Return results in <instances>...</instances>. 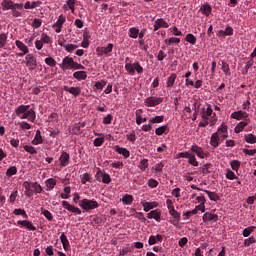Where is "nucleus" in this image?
Segmentation results:
<instances>
[{
	"label": "nucleus",
	"instance_id": "obj_1",
	"mask_svg": "<svg viewBox=\"0 0 256 256\" xmlns=\"http://www.w3.org/2000/svg\"><path fill=\"white\" fill-rule=\"evenodd\" d=\"M15 113L20 119H27L31 123H35V119H37V113H35V110L30 105L22 104L18 106L15 109Z\"/></svg>",
	"mask_w": 256,
	"mask_h": 256
},
{
	"label": "nucleus",
	"instance_id": "obj_2",
	"mask_svg": "<svg viewBox=\"0 0 256 256\" xmlns=\"http://www.w3.org/2000/svg\"><path fill=\"white\" fill-rule=\"evenodd\" d=\"M60 68L62 71H67V69H85V66L82 64H79L78 62H75L73 60V57L66 56L63 58L62 63L60 64Z\"/></svg>",
	"mask_w": 256,
	"mask_h": 256
},
{
	"label": "nucleus",
	"instance_id": "obj_3",
	"mask_svg": "<svg viewBox=\"0 0 256 256\" xmlns=\"http://www.w3.org/2000/svg\"><path fill=\"white\" fill-rule=\"evenodd\" d=\"M78 205L84 209V211H92L93 209H97L99 207V202H97L95 199L89 200L85 198L80 200Z\"/></svg>",
	"mask_w": 256,
	"mask_h": 256
},
{
	"label": "nucleus",
	"instance_id": "obj_4",
	"mask_svg": "<svg viewBox=\"0 0 256 256\" xmlns=\"http://www.w3.org/2000/svg\"><path fill=\"white\" fill-rule=\"evenodd\" d=\"M113 43H109L107 46L97 47L96 53L98 57H103V55L110 56L113 53Z\"/></svg>",
	"mask_w": 256,
	"mask_h": 256
},
{
	"label": "nucleus",
	"instance_id": "obj_5",
	"mask_svg": "<svg viewBox=\"0 0 256 256\" xmlns=\"http://www.w3.org/2000/svg\"><path fill=\"white\" fill-rule=\"evenodd\" d=\"M163 103V98L150 96L144 100L145 107H157V105H161Z\"/></svg>",
	"mask_w": 256,
	"mask_h": 256
},
{
	"label": "nucleus",
	"instance_id": "obj_6",
	"mask_svg": "<svg viewBox=\"0 0 256 256\" xmlns=\"http://www.w3.org/2000/svg\"><path fill=\"white\" fill-rule=\"evenodd\" d=\"M25 61L29 71H35V69H37V58H35L33 54H27Z\"/></svg>",
	"mask_w": 256,
	"mask_h": 256
},
{
	"label": "nucleus",
	"instance_id": "obj_7",
	"mask_svg": "<svg viewBox=\"0 0 256 256\" xmlns=\"http://www.w3.org/2000/svg\"><path fill=\"white\" fill-rule=\"evenodd\" d=\"M95 177H96V180L99 182H101V179H102V183H105L106 185H109V183H111V175H109L105 171L99 170L96 173Z\"/></svg>",
	"mask_w": 256,
	"mask_h": 256
},
{
	"label": "nucleus",
	"instance_id": "obj_8",
	"mask_svg": "<svg viewBox=\"0 0 256 256\" xmlns=\"http://www.w3.org/2000/svg\"><path fill=\"white\" fill-rule=\"evenodd\" d=\"M62 207L66 209L67 211H70V213H75V215H81V209L79 207L71 205L67 201H62Z\"/></svg>",
	"mask_w": 256,
	"mask_h": 256
},
{
	"label": "nucleus",
	"instance_id": "obj_9",
	"mask_svg": "<svg viewBox=\"0 0 256 256\" xmlns=\"http://www.w3.org/2000/svg\"><path fill=\"white\" fill-rule=\"evenodd\" d=\"M202 221L204 223H209V221L211 223H217V221H219V215L217 214H213V213H210V212H206L203 217H202Z\"/></svg>",
	"mask_w": 256,
	"mask_h": 256
},
{
	"label": "nucleus",
	"instance_id": "obj_10",
	"mask_svg": "<svg viewBox=\"0 0 256 256\" xmlns=\"http://www.w3.org/2000/svg\"><path fill=\"white\" fill-rule=\"evenodd\" d=\"M63 91L70 93V95H73L74 97H79L81 95V87L64 86Z\"/></svg>",
	"mask_w": 256,
	"mask_h": 256
},
{
	"label": "nucleus",
	"instance_id": "obj_11",
	"mask_svg": "<svg viewBox=\"0 0 256 256\" xmlns=\"http://www.w3.org/2000/svg\"><path fill=\"white\" fill-rule=\"evenodd\" d=\"M232 119H236L237 121H241V119H245V121H249V114L243 111H237L231 114Z\"/></svg>",
	"mask_w": 256,
	"mask_h": 256
},
{
	"label": "nucleus",
	"instance_id": "obj_12",
	"mask_svg": "<svg viewBox=\"0 0 256 256\" xmlns=\"http://www.w3.org/2000/svg\"><path fill=\"white\" fill-rule=\"evenodd\" d=\"M168 27L169 24L163 18H159L154 22V31H159L161 28L168 29Z\"/></svg>",
	"mask_w": 256,
	"mask_h": 256
},
{
	"label": "nucleus",
	"instance_id": "obj_13",
	"mask_svg": "<svg viewBox=\"0 0 256 256\" xmlns=\"http://www.w3.org/2000/svg\"><path fill=\"white\" fill-rule=\"evenodd\" d=\"M17 225H22V227H26L29 231H37V227L29 220H19L17 221Z\"/></svg>",
	"mask_w": 256,
	"mask_h": 256
},
{
	"label": "nucleus",
	"instance_id": "obj_14",
	"mask_svg": "<svg viewBox=\"0 0 256 256\" xmlns=\"http://www.w3.org/2000/svg\"><path fill=\"white\" fill-rule=\"evenodd\" d=\"M191 152L192 153H196L197 157H199L200 159H205V157H207V155L203 151V148H201V147H199L197 145H193L191 147Z\"/></svg>",
	"mask_w": 256,
	"mask_h": 256
},
{
	"label": "nucleus",
	"instance_id": "obj_15",
	"mask_svg": "<svg viewBox=\"0 0 256 256\" xmlns=\"http://www.w3.org/2000/svg\"><path fill=\"white\" fill-rule=\"evenodd\" d=\"M69 159H71V157L69 156V153L62 152L59 157L61 167H67V165H69Z\"/></svg>",
	"mask_w": 256,
	"mask_h": 256
},
{
	"label": "nucleus",
	"instance_id": "obj_16",
	"mask_svg": "<svg viewBox=\"0 0 256 256\" xmlns=\"http://www.w3.org/2000/svg\"><path fill=\"white\" fill-rule=\"evenodd\" d=\"M210 145L213 149H217L219 147V132H215L211 135Z\"/></svg>",
	"mask_w": 256,
	"mask_h": 256
},
{
	"label": "nucleus",
	"instance_id": "obj_17",
	"mask_svg": "<svg viewBox=\"0 0 256 256\" xmlns=\"http://www.w3.org/2000/svg\"><path fill=\"white\" fill-rule=\"evenodd\" d=\"M115 151L116 153H119V155H123V157L125 159H129L131 152H129V150H127V148H123L120 146H115Z\"/></svg>",
	"mask_w": 256,
	"mask_h": 256
},
{
	"label": "nucleus",
	"instance_id": "obj_18",
	"mask_svg": "<svg viewBox=\"0 0 256 256\" xmlns=\"http://www.w3.org/2000/svg\"><path fill=\"white\" fill-rule=\"evenodd\" d=\"M2 10L3 11H9L14 9V2L11 0H3L1 2Z\"/></svg>",
	"mask_w": 256,
	"mask_h": 256
},
{
	"label": "nucleus",
	"instance_id": "obj_19",
	"mask_svg": "<svg viewBox=\"0 0 256 256\" xmlns=\"http://www.w3.org/2000/svg\"><path fill=\"white\" fill-rule=\"evenodd\" d=\"M142 206L144 207V211L149 213L151 209H155V207H159V203L157 202H143Z\"/></svg>",
	"mask_w": 256,
	"mask_h": 256
},
{
	"label": "nucleus",
	"instance_id": "obj_20",
	"mask_svg": "<svg viewBox=\"0 0 256 256\" xmlns=\"http://www.w3.org/2000/svg\"><path fill=\"white\" fill-rule=\"evenodd\" d=\"M74 79L77 81H85L87 79V72L86 71H76L73 73Z\"/></svg>",
	"mask_w": 256,
	"mask_h": 256
},
{
	"label": "nucleus",
	"instance_id": "obj_21",
	"mask_svg": "<svg viewBox=\"0 0 256 256\" xmlns=\"http://www.w3.org/2000/svg\"><path fill=\"white\" fill-rule=\"evenodd\" d=\"M60 241L62 243L64 251H69V247H71V245L69 244V239H67L65 233L61 234Z\"/></svg>",
	"mask_w": 256,
	"mask_h": 256
},
{
	"label": "nucleus",
	"instance_id": "obj_22",
	"mask_svg": "<svg viewBox=\"0 0 256 256\" xmlns=\"http://www.w3.org/2000/svg\"><path fill=\"white\" fill-rule=\"evenodd\" d=\"M200 11L203 15L209 17V15H211V11H213V8H211V5L206 3L200 7Z\"/></svg>",
	"mask_w": 256,
	"mask_h": 256
},
{
	"label": "nucleus",
	"instance_id": "obj_23",
	"mask_svg": "<svg viewBox=\"0 0 256 256\" xmlns=\"http://www.w3.org/2000/svg\"><path fill=\"white\" fill-rule=\"evenodd\" d=\"M148 219H155V221H161V212L158 210H152L147 214Z\"/></svg>",
	"mask_w": 256,
	"mask_h": 256
},
{
	"label": "nucleus",
	"instance_id": "obj_24",
	"mask_svg": "<svg viewBox=\"0 0 256 256\" xmlns=\"http://www.w3.org/2000/svg\"><path fill=\"white\" fill-rule=\"evenodd\" d=\"M43 143V136H41V130L36 131V135L32 140V145H41Z\"/></svg>",
	"mask_w": 256,
	"mask_h": 256
},
{
	"label": "nucleus",
	"instance_id": "obj_25",
	"mask_svg": "<svg viewBox=\"0 0 256 256\" xmlns=\"http://www.w3.org/2000/svg\"><path fill=\"white\" fill-rule=\"evenodd\" d=\"M142 113H143L142 109H138L135 112L137 125H141L142 123H145L147 121V118L141 117Z\"/></svg>",
	"mask_w": 256,
	"mask_h": 256
},
{
	"label": "nucleus",
	"instance_id": "obj_26",
	"mask_svg": "<svg viewBox=\"0 0 256 256\" xmlns=\"http://www.w3.org/2000/svg\"><path fill=\"white\" fill-rule=\"evenodd\" d=\"M249 125V120L242 121L238 123L234 129L235 133H241L245 127Z\"/></svg>",
	"mask_w": 256,
	"mask_h": 256
},
{
	"label": "nucleus",
	"instance_id": "obj_27",
	"mask_svg": "<svg viewBox=\"0 0 256 256\" xmlns=\"http://www.w3.org/2000/svg\"><path fill=\"white\" fill-rule=\"evenodd\" d=\"M55 185H57V180L49 178L48 180H46V191H52V189H55Z\"/></svg>",
	"mask_w": 256,
	"mask_h": 256
},
{
	"label": "nucleus",
	"instance_id": "obj_28",
	"mask_svg": "<svg viewBox=\"0 0 256 256\" xmlns=\"http://www.w3.org/2000/svg\"><path fill=\"white\" fill-rule=\"evenodd\" d=\"M23 187L25 189L24 195H26V197H33V190H31V183L24 182Z\"/></svg>",
	"mask_w": 256,
	"mask_h": 256
},
{
	"label": "nucleus",
	"instance_id": "obj_29",
	"mask_svg": "<svg viewBox=\"0 0 256 256\" xmlns=\"http://www.w3.org/2000/svg\"><path fill=\"white\" fill-rule=\"evenodd\" d=\"M16 47H18V49L24 53H29V48L27 47V45H25V43H23L21 40H16L15 41Z\"/></svg>",
	"mask_w": 256,
	"mask_h": 256
},
{
	"label": "nucleus",
	"instance_id": "obj_30",
	"mask_svg": "<svg viewBox=\"0 0 256 256\" xmlns=\"http://www.w3.org/2000/svg\"><path fill=\"white\" fill-rule=\"evenodd\" d=\"M177 79V74L172 73L166 82V87H173V85H175V80Z\"/></svg>",
	"mask_w": 256,
	"mask_h": 256
},
{
	"label": "nucleus",
	"instance_id": "obj_31",
	"mask_svg": "<svg viewBox=\"0 0 256 256\" xmlns=\"http://www.w3.org/2000/svg\"><path fill=\"white\" fill-rule=\"evenodd\" d=\"M129 37H131V39H137L139 37V28L137 27L130 28Z\"/></svg>",
	"mask_w": 256,
	"mask_h": 256
},
{
	"label": "nucleus",
	"instance_id": "obj_32",
	"mask_svg": "<svg viewBox=\"0 0 256 256\" xmlns=\"http://www.w3.org/2000/svg\"><path fill=\"white\" fill-rule=\"evenodd\" d=\"M204 193H206L210 199V201H219L220 197L217 193L211 192L209 190H204Z\"/></svg>",
	"mask_w": 256,
	"mask_h": 256
},
{
	"label": "nucleus",
	"instance_id": "obj_33",
	"mask_svg": "<svg viewBox=\"0 0 256 256\" xmlns=\"http://www.w3.org/2000/svg\"><path fill=\"white\" fill-rule=\"evenodd\" d=\"M7 39L8 36L6 33L0 34V49H5V46L7 45Z\"/></svg>",
	"mask_w": 256,
	"mask_h": 256
},
{
	"label": "nucleus",
	"instance_id": "obj_34",
	"mask_svg": "<svg viewBox=\"0 0 256 256\" xmlns=\"http://www.w3.org/2000/svg\"><path fill=\"white\" fill-rule=\"evenodd\" d=\"M122 203H124V205H131V203H133V195L125 194L122 197Z\"/></svg>",
	"mask_w": 256,
	"mask_h": 256
},
{
	"label": "nucleus",
	"instance_id": "obj_35",
	"mask_svg": "<svg viewBox=\"0 0 256 256\" xmlns=\"http://www.w3.org/2000/svg\"><path fill=\"white\" fill-rule=\"evenodd\" d=\"M65 21H67V18H65V16L60 15L58 20L56 21V23L53 24V28L55 29V27H63V23H65Z\"/></svg>",
	"mask_w": 256,
	"mask_h": 256
},
{
	"label": "nucleus",
	"instance_id": "obj_36",
	"mask_svg": "<svg viewBox=\"0 0 256 256\" xmlns=\"http://www.w3.org/2000/svg\"><path fill=\"white\" fill-rule=\"evenodd\" d=\"M244 139H245L246 143H250L251 145L256 143V136L253 134H246L244 136Z\"/></svg>",
	"mask_w": 256,
	"mask_h": 256
},
{
	"label": "nucleus",
	"instance_id": "obj_37",
	"mask_svg": "<svg viewBox=\"0 0 256 256\" xmlns=\"http://www.w3.org/2000/svg\"><path fill=\"white\" fill-rule=\"evenodd\" d=\"M23 149L24 151H26V153H29L30 155H37V150L33 146L24 145Z\"/></svg>",
	"mask_w": 256,
	"mask_h": 256
},
{
	"label": "nucleus",
	"instance_id": "obj_38",
	"mask_svg": "<svg viewBox=\"0 0 256 256\" xmlns=\"http://www.w3.org/2000/svg\"><path fill=\"white\" fill-rule=\"evenodd\" d=\"M41 213L44 215V217L47 219V221H53V214L49 212V210L45 208H41Z\"/></svg>",
	"mask_w": 256,
	"mask_h": 256
},
{
	"label": "nucleus",
	"instance_id": "obj_39",
	"mask_svg": "<svg viewBox=\"0 0 256 256\" xmlns=\"http://www.w3.org/2000/svg\"><path fill=\"white\" fill-rule=\"evenodd\" d=\"M13 175H17V167L16 166H10L6 171L7 177H13Z\"/></svg>",
	"mask_w": 256,
	"mask_h": 256
},
{
	"label": "nucleus",
	"instance_id": "obj_40",
	"mask_svg": "<svg viewBox=\"0 0 256 256\" xmlns=\"http://www.w3.org/2000/svg\"><path fill=\"white\" fill-rule=\"evenodd\" d=\"M13 213L14 215H22L23 219H29V215H27V212L21 208L15 209Z\"/></svg>",
	"mask_w": 256,
	"mask_h": 256
},
{
	"label": "nucleus",
	"instance_id": "obj_41",
	"mask_svg": "<svg viewBox=\"0 0 256 256\" xmlns=\"http://www.w3.org/2000/svg\"><path fill=\"white\" fill-rule=\"evenodd\" d=\"M167 129H169V127H167V125L160 126V127L156 128L155 133H156V135L161 136L166 133Z\"/></svg>",
	"mask_w": 256,
	"mask_h": 256
},
{
	"label": "nucleus",
	"instance_id": "obj_42",
	"mask_svg": "<svg viewBox=\"0 0 256 256\" xmlns=\"http://www.w3.org/2000/svg\"><path fill=\"white\" fill-rule=\"evenodd\" d=\"M125 69L130 75H135V65L131 63L125 64Z\"/></svg>",
	"mask_w": 256,
	"mask_h": 256
},
{
	"label": "nucleus",
	"instance_id": "obj_43",
	"mask_svg": "<svg viewBox=\"0 0 256 256\" xmlns=\"http://www.w3.org/2000/svg\"><path fill=\"white\" fill-rule=\"evenodd\" d=\"M253 231H255V226H250L243 230L242 235H243V237H249V235H251V233H253Z\"/></svg>",
	"mask_w": 256,
	"mask_h": 256
},
{
	"label": "nucleus",
	"instance_id": "obj_44",
	"mask_svg": "<svg viewBox=\"0 0 256 256\" xmlns=\"http://www.w3.org/2000/svg\"><path fill=\"white\" fill-rule=\"evenodd\" d=\"M188 163L193 167H199V162L197 161V158H195V155L193 154L188 158Z\"/></svg>",
	"mask_w": 256,
	"mask_h": 256
},
{
	"label": "nucleus",
	"instance_id": "obj_45",
	"mask_svg": "<svg viewBox=\"0 0 256 256\" xmlns=\"http://www.w3.org/2000/svg\"><path fill=\"white\" fill-rule=\"evenodd\" d=\"M186 41L188 43H191V45H195V43H197V37H195V35H193V34H187Z\"/></svg>",
	"mask_w": 256,
	"mask_h": 256
},
{
	"label": "nucleus",
	"instance_id": "obj_46",
	"mask_svg": "<svg viewBox=\"0 0 256 256\" xmlns=\"http://www.w3.org/2000/svg\"><path fill=\"white\" fill-rule=\"evenodd\" d=\"M105 143V138L104 137H98L96 139H94V147H101V145H103Z\"/></svg>",
	"mask_w": 256,
	"mask_h": 256
},
{
	"label": "nucleus",
	"instance_id": "obj_47",
	"mask_svg": "<svg viewBox=\"0 0 256 256\" xmlns=\"http://www.w3.org/2000/svg\"><path fill=\"white\" fill-rule=\"evenodd\" d=\"M78 45L77 44H67L65 46V51H67L68 53H73V51H75V49H78Z\"/></svg>",
	"mask_w": 256,
	"mask_h": 256
},
{
	"label": "nucleus",
	"instance_id": "obj_48",
	"mask_svg": "<svg viewBox=\"0 0 256 256\" xmlns=\"http://www.w3.org/2000/svg\"><path fill=\"white\" fill-rule=\"evenodd\" d=\"M159 182L153 178H150L148 180V187H150V189H155L156 187H158Z\"/></svg>",
	"mask_w": 256,
	"mask_h": 256
},
{
	"label": "nucleus",
	"instance_id": "obj_49",
	"mask_svg": "<svg viewBox=\"0 0 256 256\" xmlns=\"http://www.w3.org/2000/svg\"><path fill=\"white\" fill-rule=\"evenodd\" d=\"M231 168L233 169V171H239V167H241V162H239L238 160H233L231 163Z\"/></svg>",
	"mask_w": 256,
	"mask_h": 256
},
{
	"label": "nucleus",
	"instance_id": "obj_50",
	"mask_svg": "<svg viewBox=\"0 0 256 256\" xmlns=\"http://www.w3.org/2000/svg\"><path fill=\"white\" fill-rule=\"evenodd\" d=\"M171 217H173V219H177V221H179V219H181V213H179L177 210H175V208L173 210L169 211Z\"/></svg>",
	"mask_w": 256,
	"mask_h": 256
},
{
	"label": "nucleus",
	"instance_id": "obj_51",
	"mask_svg": "<svg viewBox=\"0 0 256 256\" xmlns=\"http://www.w3.org/2000/svg\"><path fill=\"white\" fill-rule=\"evenodd\" d=\"M31 187L34 189L35 193H41L43 188L37 182L31 183Z\"/></svg>",
	"mask_w": 256,
	"mask_h": 256
},
{
	"label": "nucleus",
	"instance_id": "obj_52",
	"mask_svg": "<svg viewBox=\"0 0 256 256\" xmlns=\"http://www.w3.org/2000/svg\"><path fill=\"white\" fill-rule=\"evenodd\" d=\"M46 65H49V67H55L57 65V61L53 59V57L45 58Z\"/></svg>",
	"mask_w": 256,
	"mask_h": 256
},
{
	"label": "nucleus",
	"instance_id": "obj_53",
	"mask_svg": "<svg viewBox=\"0 0 256 256\" xmlns=\"http://www.w3.org/2000/svg\"><path fill=\"white\" fill-rule=\"evenodd\" d=\"M165 120V116H155L154 118L150 119V123H163Z\"/></svg>",
	"mask_w": 256,
	"mask_h": 256
},
{
	"label": "nucleus",
	"instance_id": "obj_54",
	"mask_svg": "<svg viewBox=\"0 0 256 256\" xmlns=\"http://www.w3.org/2000/svg\"><path fill=\"white\" fill-rule=\"evenodd\" d=\"M87 181H91V175L89 173H84L81 176V183H82V185H85L87 183Z\"/></svg>",
	"mask_w": 256,
	"mask_h": 256
},
{
	"label": "nucleus",
	"instance_id": "obj_55",
	"mask_svg": "<svg viewBox=\"0 0 256 256\" xmlns=\"http://www.w3.org/2000/svg\"><path fill=\"white\" fill-rule=\"evenodd\" d=\"M139 167H140L141 171H145V169H147V167H149V160H147V159L141 160Z\"/></svg>",
	"mask_w": 256,
	"mask_h": 256
},
{
	"label": "nucleus",
	"instance_id": "obj_56",
	"mask_svg": "<svg viewBox=\"0 0 256 256\" xmlns=\"http://www.w3.org/2000/svg\"><path fill=\"white\" fill-rule=\"evenodd\" d=\"M42 24H43V20L35 18L33 23H32V27L34 29H39V27H41Z\"/></svg>",
	"mask_w": 256,
	"mask_h": 256
},
{
	"label": "nucleus",
	"instance_id": "obj_57",
	"mask_svg": "<svg viewBox=\"0 0 256 256\" xmlns=\"http://www.w3.org/2000/svg\"><path fill=\"white\" fill-rule=\"evenodd\" d=\"M222 71H223L226 75H231V69L229 68V64H227V62H223V63H222Z\"/></svg>",
	"mask_w": 256,
	"mask_h": 256
},
{
	"label": "nucleus",
	"instance_id": "obj_58",
	"mask_svg": "<svg viewBox=\"0 0 256 256\" xmlns=\"http://www.w3.org/2000/svg\"><path fill=\"white\" fill-rule=\"evenodd\" d=\"M191 155L189 152H180L177 154V159H189Z\"/></svg>",
	"mask_w": 256,
	"mask_h": 256
},
{
	"label": "nucleus",
	"instance_id": "obj_59",
	"mask_svg": "<svg viewBox=\"0 0 256 256\" xmlns=\"http://www.w3.org/2000/svg\"><path fill=\"white\" fill-rule=\"evenodd\" d=\"M111 121H113V115L108 114L106 117H104L103 124L104 125H111Z\"/></svg>",
	"mask_w": 256,
	"mask_h": 256
},
{
	"label": "nucleus",
	"instance_id": "obj_60",
	"mask_svg": "<svg viewBox=\"0 0 256 256\" xmlns=\"http://www.w3.org/2000/svg\"><path fill=\"white\" fill-rule=\"evenodd\" d=\"M226 178H228L230 181H233V179H237V175H235V172L232 170H228L226 173Z\"/></svg>",
	"mask_w": 256,
	"mask_h": 256
},
{
	"label": "nucleus",
	"instance_id": "obj_61",
	"mask_svg": "<svg viewBox=\"0 0 256 256\" xmlns=\"http://www.w3.org/2000/svg\"><path fill=\"white\" fill-rule=\"evenodd\" d=\"M165 167V164H163V162H160L158 164H156L154 166V170L157 172V173H161L163 171V168Z\"/></svg>",
	"mask_w": 256,
	"mask_h": 256
},
{
	"label": "nucleus",
	"instance_id": "obj_62",
	"mask_svg": "<svg viewBox=\"0 0 256 256\" xmlns=\"http://www.w3.org/2000/svg\"><path fill=\"white\" fill-rule=\"evenodd\" d=\"M135 71L139 74L143 73V68L139 62H134V72Z\"/></svg>",
	"mask_w": 256,
	"mask_h": 256
},
{
	"label": "nucleus",
	"instance_id": "obj_63",
	"mask_svg": "<svg viewBox=\"0 0 256 256\" xmlns=\"http://www.w3.org/2000/svg\"><path fill=\"white\" fill-rule=\"evenodd\" d=\"M40 41H42V43H51V37H49V35L43 33Z\"/></svg>",
	"mask_w": 256,
	"mask_h": 256
},
{
	"label": "nucleus",
	"instance_id": "obj_64",
	"mask_svg": "<svg viewBox=\"0 0 256 256\" xmlns=\"http://www.w3.org/2000/svg\"><path fill=\"white\" fill-rule=\"evenodd\" d=\"M255 241L256 240L254 237H250L244 241V245H245V247H249L250 245H253V243H255Z\"/></svg>",
	"mask_w": 256,
	"mask_h": 256
}]
</instances>
